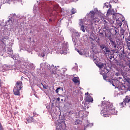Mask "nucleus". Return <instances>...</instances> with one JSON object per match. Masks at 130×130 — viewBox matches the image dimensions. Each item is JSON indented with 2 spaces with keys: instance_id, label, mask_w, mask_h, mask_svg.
Returning a JSON list of instances; mask_svg holds the SVG:
<instances>
[{
  "instance_id": "obj_37",
  "label": "nucleus",
  "mask_w": 130,
  "mask_h": 130,
  "mask_svg": "<svg viewBox=\"0 0 130 130\" xmlns=\"http://www.w3.org/2000/svg\"><path fill=\"white\" fill-rule=\"evenodd\" d=\"M123 32H124V30H121V34H122V35H123Z\"/></svg>"
},
{
  "instance_id": "obj_48",
  "label": "nucleus",
  "mask_w": 130,
  "mask_h": 130,
  "mask_svg": "<svg viewBox=\"0 0 130 130\" xmlns=\"http://www.w3.org/2000/svg\"><path fill=\"white\" fill-rule=\"evenodd\" d=\"M96 21H97V20H94V22H96Z\"/></svg>"
},
{
  "instance_id": "obj_27",
  "label": "nucleus",
  "mask_w": 130,
  "mask_h": 130,
  "mask_svg": "<svg viewBox=\"0 0 130 130\" xmlns=\"http://www.w3.org/2000/svg\"><path fill=\"white\" fill-rule=\"evenodd\" d=\"M110 15H111V12L110 11V10H109L107 12V16H109Z\"/></svg>"
},
{
  "instance_id": "obj_30",
  "label": "nucleus",
  "mask_w": 130,
  "mask_h": 130,
  "mask_svg": "<svg viewBox=\"0 0 130 130\" xmlns=\"http://www.w3.org/2000/svg\"><path fill=\"white\" fill-rule=\"evenodd\" d=\"M42 86L43 87L44 89H47V86L42 84Z\"/></svg>"
},
{
  "instance_id": "obj_33",
  "label": "nucleus",
  "mask_w": 130,
  "mask_h": 130,
  "mask_svg": "<svg viewBox=\"0 0 130 130\" xmlns=\"http://www.w3.org/2000/svg\"><path fill=\"white\" fill-rule=\"evenodd\" d=\"M59 6H58V5L55 6V9H59Z\"/></svg>"
},
{
  "instance_id": "obj_29",
  "label": "nucleus",
  "mask_w": 130,
  "mask_h": 130,
  "mask_svg": "<svg viewBox=\"0 0 130 130\" xmlns=\"http://www.w3.org/2000/svg\"><path fill=\"white\" fill-rule=\"evenodd\" d=\"M126 42H127V41H128V42H130V37H128L126 39Z\"/></svg>"
},
{
  "instance_id": "obj_14",
  "label": "nucleus",
  "mask_w": 130,
  "mask_h": 130,
  "mask_svg": "<svg viewBox=\"0 0 130 130\" xmlns=\"http://www.w3.org/2000/svg\"><path fill=\"white\" fill-rule=\"evenodd\" d=\"M9 70H13V69H12L11 66H7V65H6V64L4 65L3 69V72H5V71H9Z\"/></svg>"
},
{
  "instance_id": "obj_36",
  "label": "nucleus",
  "mask_w": 130,
  "mask_h": 130,
  "mask_svg": "<svg viewBox=\"0 0 130 130\" xmlns=\"http://www.w3.org/2000/svg\"><path fill=\"white\" fill-rule=\"evenodd\" d=\"M10 2V0H4V3H9Z\"/></svg>"
},
{
  "instance_id": "obj_44",
  "label": "nucleus",
  "mask_w": 130,
  "mask_h": 130,
  "mask_svg": "<svg viewBox=\"0 0 130 130\" xmlns=\"http://www.w3.org/2000/svg\"><path fill=\"white\" fill-rule=\"evenodd\" d=\"M61 14H63V12L62 11H61Z\"/></svg>"
},
{
  "instance_id": "obj_34",
  "label": "nucleus",
  "mask_w": 130,
  "mask_h": 130,
  "mask_svg": "<svg viewBox=\"0 0 130 130\" xmlns=\"http://www.w3.org/2000/svg\"><path fill=\"white\" fill-rule=\"evenodd\" d=\"M113 45L114 47L115 48H116V45L115 44V43H113Z\"/></svg>"
},
{
  "instance_id": "obj_5",
  "label": "nucleus",
  "mask_w": 130,
  "mask_h": 130,
  "mask_svg": "<svg viewBox=\"0 0 130 130\" xmlns=\"http://www.w3.org/2000/svg\"><path fill=\"white\" fill-rule=\"evenodd\" d=\"M109 73V70L106 68V67L104 69V70H102V72H101V74L102 75L104 80H108L109 79V77L107 76V74Z\"/></svg>"
},
{
  "instance_id": "obj_15",
  "label": "nucleus",
  "mask_w": 130,
  "mask_h": 130,
  "mask_svg": "<svg viewBox=\"0 0 130 130\" xmlns=\"http://www.w3.org/2000/svg\"><path fill=\"white\" fill-rule=\"evenodd\" d=\"M96 66L99 68V69H103V68L105 69L106 67V64L105 63H99L96 64Z\"/></svg>"
},
{
  "instance_id": "obj_47",
  "label": "nucleus",
  "mask_w": 130,
  "mask_h": 130,
  "mask_svg": "<svg viewBox=\"0 0 130 130\" xmlns=\"http://www.w3.org/2000/svg\"><path fill=\"white\" fill-rule=\"evenodd\" d=\"M118 95H120V93H119Z\"/></svg>"
},
{
  "instance_id": "obj_45",
  "label": "nucleus",
  "mask_w": 130,
  "mask_h": 130,
  "mask_svg": "<svg viewBox=\"0 0 130 130\" xmlns=\"http://www.w3.org/2000/svg\"><path fill=\"white\" fill-rule=\"evenodd\" d=\"M61 101H62V102L63 101V99H61Z\"/></svg>"
},
{
  "instance_id": "obj_32",
  "label": "nucleus",
  "mask_w": 130,
  "mask_h": 130,
  "mask_svg": "<svg viewBox=\"0 0 130 130\" xmlns=\"http://www.w3.org/2000/svg\"><path fill=\"white\" fill-rule=\"evenodd\" d=\"M78 52L79 54H80V55H83V52H82L81 51H78Z\"/></svg>"
},
{
  "instance_id": "obj_25",
  "label": "nucleus",
  "mask_w": 130,
  "mask_h": 130,
  "mask_svg": "<svg viewBox=\"0 0 130 130\" xmlns=\"http://www.w3.org/2000/svg\"><path fill=\"white\" fill-rule=\"evenodd\" d=\"M34 12L35 14L38 13V8L34 7Z\"/></svg>"
},
{
  "instance_id": "obj_26",
  "label": "nucleus",
  "mask_w": 130,
  "mask_h": 130,
  "mask_svg": "<svg viewBox=\"0 0 130 130\" xmlns=\"http://www.w3.org/2000/svg\"><path fill=\"white\" fill-rule=\"evenodd\" d=\"M6 25L8 26L9 25H10V24H11V23H12V20H11V19H9L7 21H6Z\"/></svg>"
},
{
  "instance_id": "obj_35",
  "label": "nucleus",
  "mask_w": 130,
  "mask_h": 130,
  "mask_svg": "<svg viewBox=\"0 0 130 130\" xmlns=\"http://www.w3.org/2000/svg\"><path fill=\"white\" fill-rule=\"evenodd\" d=\"M86 38H87V36H83V39L84 40H85L86 39Z\"/></svg>"
},
{
  "instance_id": "obj_12",
  "label": "nucleus",
  "mask_w": 130,
  "mask_h": 130,
  "mask_svg": "<svg viewBox=\"0 0 130 130\" xmlns=\"http://www.w3.org/2000/svg\"><path fill=\"white\" fill-rule=\"evenodd\" d=\"M45 54H48V49H46V48H44L43 50L41 51V54L39 55V56H41L43 57L45 56Z\"/></svg>"
},
{
  "instance_id": "obj_17",
  "label": "nucleus",
  "mask_w": 130,
  "mask_h": 130,
  "mask_svg": "<svg viewBox=\"0 0 130 130\" xmlns=\"http://www.w3.org/2000/svg\"><path fill=\"white\" fill-rule=\"evenodd\" d=\"M93 58L94 62L97 64V62L99 61V58L97 57V54H95L93 55Z\"/></svg>"
},
{
  "instance_id": "obj_13",
  "label": "nucleus",
  "mask_w": 130,
  "mask_h": 130,
  "mask_svg": "<svg viewBox=\"0 0 130 130\" xmlns=\"http://www.w3.org/2000/svg\"><path fill=\"white\" fill-rule=\"evenodd\" d=\"M47 67L48 70H49L52 74H55V69H54V66L52 65L50 66V64H47Z\"/></svg>"
},
{
  "instance_id": "obj_9",
  "label": "nucleus",
  "mask_w": 130,
  "mask_h": 130,
  "mask_svg": "<svg viewBox=\"0 0 130 130\" xmlns=\"http://www.w3.org/2000/svg\"><path fill=\"white\" fill-rule=\"evenodd\" d=\"M100 47L101 49L103 50V51L105 52V53H107L108 54H109L110 53V51L107 49V47H106V46L104 44H101L100 45Z\"/></svg>"
},
{
  "instance_id": "obj_31",
  "label": "nucleus",
  "mask_w": 130,
  "mask_h": 130,
  "mask_svg": "<svg viewBox=\"0 0 130 130\" xmlns=\"http://www.w3.org/2000/svg\"><path fill=\"white\" fill-rule=\"evenodd\" d=\"M118 25L119 27H121V25H122V22L120 21V22H119Z\"/></svg>"
},
{
  "instance_id": "obj_38",
  "label": "nucleus",
  "mask_w": 130,
  "mask_h": 130,
  "mask_svg": "<svg viewBox=\"0 0 130 130\" xmlns=\"http://www.w3.org/2000/svg\"><path fill=\"white\" fill-rule=\"evenodd\" d=\"M56 100H57V101H60V98H57V99H56Z\"/></svg>"
},
{
  "instance_id": "obj_39",
  "label": "nucleus",
  "mask_w": 130,
  "mask_h": 130,
  "mask_svg": "<svg viewBox=\"0 0 130 130\" xmlns=\"http://www.w3.org/2000/svg\"><path fill=\"white\" fill-rule=\"evenodd\" d=\"M0 130H3V127H2V125H1V124H0Z\"/></svg>"
},
{
  "instance_id": "obj_40",
  "label": "nucleus",
  "mask_w": 130,
  "mask_h": 130,
  "mask_svg": "<svg viewBox=\"0 0 130 130\" xmlns=\"http://www.w3.org/2000/svg\"><path fill=\"white\" fill-rule=\"evenodd\" d=\"M115 32H116V34H117L118 33V31H117V30H115Z\"/></svg>"
},
{
  "instance_id": "obj_7",
  "label": "nucleus",
  "mask_w": 130,
  "mask_h": 130,
  "mask_svg": "<svg viewBox=\"0 0 130 130\" xmlns=\"http://www.w3.org/2000/svg\"><path fill=\"white\" fill-rule=\"evenodd\" d=\"M129 105L130 107V98L128 96H126L125 99L123 100V102L120 103L121 107H124L126 105Z\"/></svg>"
},
{
  "instance_id": "obj_28",
  "label": "nucleus",
  "mask_w": 130,
  "mask_h": 130,
  "mask_svg": "<svg viewBox=\"0 0 130 130\" xmlns=\"http://www.w3.org/2000/svg\"><path fill=\"white\" fill-rule=\"evenodd\" d=\"M127 46H128V49L130 50V48H129V47H130V42H128L127 41Z\"/></svg>"
},
{
  "instance_id": "obj_18",
  "label": "nucleus",
  "mask_w": 130,
  "mask_h": 130,
  "mask_svg": "<svg viewBox=\"0 0 130 130\" xmlns=\"http://www.w3.org/2000/svg\"><path fill=\"white\" fill-rule=\"evenodd\" d=\"M86 102H93V98L90 96H87L85 98Z\"/></svg>"
},
{
  "instance_id": "obj_6",
  "label": "nucleus",
  "mask_w": 130,
  "mask_h": 130,
  "mask_svg": "<svg viewBox=\"0 0 130 130\" xmlns=\"http://www.w3.org/2000/svg\"><path fill=\"white\" fill-rule=\"evenodd\" d=\"M85 25H89L88 23H85V21L84 19H80L79 21V28H80V30L83 32H85Z\"/></svg>"
},
{
  "instance_id": "obj_21",
  "label": "nucleus",
  "mask_w": 130,
  "mask_h": 130,
  "mask_svg": "<svg viewBox=\"0 0 130 130\" xmlns=\"http://www.w3.org/2000/svg\"><path fill=\"white\" fill-rule=\"evenodd\" d=\"M85 125L87 127H91V126H93V123L89 122L88 120H86Z\"/></svg>"
},
{
  "instance_id": "obj_23",
  "label": "nucleus",
  "mask_w": 130,
  "mask_h": 130,
  "mask_svg": "<svg viewBox=\"0 0 130 130\" xmlns=\"http://www.w3.org/2000/svg\"><path fill=\"white\" fill-rule=\"evenodd\" d=\"M118 89H119V91H124L125 90V86L121 85L120 87H118Z\"/></svg>"
},
{
  "instance_id": "obj_24",
  "label": "nucleus",
  "mask_w": 130,
  "mask_h": 130,
  "mask_svg": "<svg viewBox=\"0 0 130 130\" xmlns=\"http://www.w3.org/2000/svg\"><path fill=\"white\" fill-rule=\"evenodd\" d=\"M76 13H77V10L75 9H72L71 10V14L68 13V15H74V14H76Z\"/></svg>"
},
{
  "instance_id": "obj_16",
  "label": "nucleus",
  "mask_w": 130,
  "mask_h": 130,
  "mask_svg": "<svg viewBox=\"0 0 130 130\" xmlns=\"http://www.w3.org/2000/svg\"><path fill=\"white\" fill-rule=\"evenodd\" d=\"M79 36H80V35L79 34V32L78 31H74L73 32V41H74V42L76 41V40H75L74 37H77L78 38Z\"/></svg>"
},
{
  "instance_id": "obj_3",
  "label": "nucleus",
  "mask_w": 130,
  "mask_h": 130,
  "mask_svg": "<svg viewBox=\"0 0 130 130\" xmlns=\"http://www.w3.org/2000/svg\"><path fill=\"white\" fill-rule=\"evenodd\" d=\"M55 126L57 127L56 130L66 129V123L64 121L60 122V120H57L55 122Z\"/></svg>"
},
{
  "instance_id": "obj_43",
  "label": "nucleus",
  "mask_w": 130,
  "mask_h": 130,
  "mask_svg": "<svg viewBox=\"0 0 130 130\" xmlns=\"http://www.w3.org/2000/svg\"><path fill=\"white\" fill-rule=\"evenodd\" d=\"M88 94H89L88 92H87V93H85V95H88Z\"/></svg>"
},
{
  "instance_id": "obj_2",
  "label": "nucleus",
  "mask_w": 130,
  "mask_h": 130,
  "mask_svg": "<svg viewBox=\"0 0 130 130\" xmlns=\"http://www.w3.org/2000/svg\"><path fill=\"white\" fill-rule=\"evenodd\" d=\"M68 51H69V44L64 43L58 47L57 52L56 53L59 52L61 54H67Z\"/></svg>"
},
{
  "instance_id": "obj_10",
  "label": "nucleus",
  "mask_w": 130,
  "mask_h": 130,
  "mask_svg": "<svg viewBox=\"0 0 130 130\" xmlns=\"http://www.w3.org/2000/svg\"><path fill=\"white\" fill-rule=\"evenodd\" d=\"M99 13L98 11H96L95 13L94 11H90L89 13V16L91 17V18L92 20H97V17H96V15Z\"/></svg>"
},
{
  "instance_id": "obj_42",
  "label": "nucleus",
  "mask_w": 130,
  "mask_h": 130,
  "mask_svg": "<svg viewBox=\"0 0 130 130\" xmlns=\"http://www.w3.org/2000/svg\"><path fill=\"white\" fill-rule=\"evenodd\" d=\"M74 2H75V3H76V2H78V0H73Z\"/></svg>"
},
{
  "instance_id": "obj_1",
  "label": "nucleus",
  "mask_w": 130,
  "mask_h": 130,
  "mask_svg": "<svg viewBox=\"0 0 130 130\" xmlns=\"http://www.w3.org/2000/svg\"><path fill=\"white\" fill-rule=\"evenodd\" d=\"M105 102L103 103L102 105V110L101 114L104 117H108V114H112V115H116L117 114V111L115 110V108L113 105L110 104L109 103L107 104H104Z\"/></svg>"
},
{
  "instance_id": "obj_4",
  "label": "nucleus",
  "mask_w": 130,
  "mask_h": 130,
  "mask_svg": "<svg viewBox=\"0 0 130 130\" xmlns=\"http://www.w3.org/2000/svg\"><path fill=\"white\" fill-rule=\"evenodd\" d=\"M22 88V82L18 81L16 84V86L13 90L15 95H20V90Z\"/></svg>"
},
{
  "instance_id": "obj_20",
  "label": "nucleus",
  "mask_w": 130,
  "mask_h": 130,
  "mask_svg": "<svg viewBox=\"0 0 130 130\" xmlns=\"http://www.w3.org/2000/svg\"><path fill=\"white\" fill-rule=\"evenodd\" d=\"M62 92H63V89H62V88L61 87H59L57 88L56 90V93H57L58 94V93H59V94H61Z\"/></svg>"
},
{
  "instance_id": "obj_46",
  "label": "nucleus",
  "mask_w": 130,
  "mask_h": 130,
  "mask_svg": "<svg viewBox=\"0 0 130 130\" xmlns=\"http://www.w3.org/2000/svg\"><path fill=\"white\" fill-rule=\"evenodd\" d=\"M112 56H111V57H110V58L111 59V58L112 57Z\"/></svg>"
},
{
  "instance_id": "obj_49",
  "label": "nucleus",
  "mask_w": 130,
  "mask_h": 130,
  "mask_svg": "<svg viewBox=\"0 0 130 130\" xmlns=\"http://www.w3.org/2000/svg\"><path fill=\"white\" fill-rule=\"evenodd\" d=\"M49 21H51V19H49Z\"/></svg>"
},
{
  "instance_id": "obj_22",
  "label": "nucleus",
  "mask_w": 130,
  "mask_h": 130,
  "mask_svg": "<svg viewBox=\"0 0 130 130\" xmlns=\"http://www.w3.org/2000/svg\"><path fill=\"white\" fill-rule=\"evenodd\" d=\"M73 81L75 83H80V79H79V77H74L73 79Z\"/></svg>"
},
{
  "instance_id": "obj_41",
  "label": "nucleus",
  "mask_w": 130,
  "mask_h": 130,
  "mask_svg": "<svg viewBox=\"0 0 130 130\" xmlns=\"http://www.w3.org/2000/svg\"><path fill=\"white\" fill-rule=\"evenodd\" d=\"M123 93H124V91H121V94H122V95L123 94Z\"/></svg>"
},
{
  "instance_id": "obj_11",
  "label": "nucleus",
  "mask_w": 130,
  "mask_h": 130,
  "mask_svg": "<svg viewBox=\"0 0 130 130\" xmlns=\"http://www.w3.org/2000/svg\"><path fill=\"white\" fill-rule=\"evenodd\" d=\"M88 114H89V112L86 111L85 110L80 111L78 113V115H79V117H80V118H82V117H83V116L84 117H86V116H87V115H88Z\"/></svg>"
},
{
  "instance_id": "obj_8",
  "label": "nucleus",
  "mask_w": 130,
  "mask_h": 130,
  "mask_svg": "<svg viewBox=\"0 0 130 130\" xmlns=\"http://www.w3.org/2000/svg\"><path fill=\"white\" fill-rule=\"evenodd\" d=\"M3 25L0 23V40H2L5 39V35H6V30L3 28Z\"/></svg>"
},
{
  "instance_id": "obj_19",
  "label": "nucleus",
  "mask_w": 130,
  "mask_h": 130,
  "mask_svg": "<svg viewBox=\"0 0 130 130\" xmlns=\"http://www.w3.org/2000/svg\"><path fill=\"white\" fill-rule=\"evenodd\" d=\"M98 16H99L97 17V20H98L100 18L102 20H103L104 19V18H105V17H105V16H104V15H103V14H102L100 12H99Z\"/></svg>"
}]
</instances>
